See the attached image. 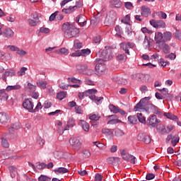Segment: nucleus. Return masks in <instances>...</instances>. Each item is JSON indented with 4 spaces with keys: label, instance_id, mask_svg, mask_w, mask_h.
I'll list each match as a JSON object with an SVG mask.
<instances>
[{
    "label": "nucleus",
    "instance_id": "ddd939ff",
    "mask_svg": "<svg viewBox=\"0 0 181 181\" xmlns=\"http://www.w3.org/2000/svg\"><path fill=\"white\" fill-rule=\"evenodd\" d=\"M141 16H144V18H148L151 13V8L146 6H143L141 7Z\"/></svg>",
    "mask_w": 181,
    "mask_h": 181
},
{
    "label": "nucleus",
    "instance_id": "423d86ee",
    "mask_svg": "<svg viewBox=\"0 0 181 181\" xmlns=\"http://www.w3.org/2000/svg\"><path fill=\"white\" fill-rule=\"evenodd\" d=\"M23 107L25 110H27L28 112H35V110H34L33 107H35V105L30 100V99H25L23 102Z\"/></svg>",
    "mask_w": 181,
    "mask_h": 181
},
{
    "label": "nucleus",
    "instance_id": "f8f14e48",
    "mask_svg": "<svg viewBox=\"0 0 181 181\" xmlns=\"http://www.w3.org/2000/svg\"><path fill=\"white\" fill-rule=\"evenodd\" d=\"M1 35H3L4 37H7L8 39H9L12 37L13 35H15V33H13V30H12V29L6 28L3 31Z\"/></svg>",
    "mask_w": 181,
    "mask_h": 181
},
{
    "label": "nucleus",
    "instance_id": "e2e57ef3",
    "mask_svg": "<svg viewBox=\"0 0 181 181\" xmlns=\"http://www.w3.org/2000/svg\"><path fill=\"white\" fill-rule=\"evenodd\" d=\"M81 51L82 52V56H83L84 57H86V56H88V54L91 53V51L88 49H82Z\"/></svg>",
    "mask_w": 181,
    "mask_h": 181
},
{
    "label": "nucleus",
    "instance_id": "5fc2aeb1",
    "mask_svg": "<svg viewBox=\"0 0 181 181\" xmlns=\"http://www.w3.org/2000/svg\"><path fill=\"white\" fill-rule=\"evenodd\" d=\"M9 170L11 177H15L16 175V168H15L14 167H10Z\"/></svg>",
    "mask_w": 181,
    "mask_h": 181
},
{
    "label": "nucleus",
    "instance_id": "4be33fe9",
    "mask_svg": "<svg viewBox=\"0 0 181 181\" xmlns=\"http://www.w3.org/2000/svg\"><path fill=\"white\" fill-rule=\"evenodd\" d=\"M136 118L141 124H146V118L145 117V116H144V115H142L141 112L137 113Z\"/></svg>",
    "mask_w": 181,
    "mask_h": 181
},
{
    "label": "nucleus",
    "instance_id": "6e6552de",
    "mask_svg": "<svg viewBox=\"0 0 181 181\" xmlns=\"http://www.w3.org/2000/svg\"><path fill=\"white\" fill-rule=\"evenodd\" d=\"M137 139L138 141L144 142V144H147L151 142L152 141L149 135L144 134H139V135L137 136Z\"/></svg>",
    "mask_w": 181,
    "mask_h": 181
},
{
    "label": "nucleus",
    "instance_id": "0e129e2a",
    "mask_svg": "<svg viewBox=\"0 0 181 181\" xmlns=\"http://www.w3.org/2000/svg\"><path fill=\"white\" fill-rule=\"evenodd\" d=\"M57 15H59V11H55L54 13H52V14L49 16V21H50V22H53V21H54V19H56V16H57Z\"/></svg>",
    "mask_w": 181,
    "mask_h": 181
},
{
    "label": "nucleus",
    "instance_id": "4d7b16f0",
    "mask_svg": "<svg viewBox=\"0 0 181 181\" xmlns=\"http://www.w3.org/2000/svg\"><path fill=\"white\" fill-rule=\"evenodd\" d=\"M168 64H169V62H165V59H160L159 65L161 67H166V66H168Z\"/></svg>",
    "mask_w": 181,
    "mask_h": 181
},
{
    "label": "nucleus",
    "instance_id": "58836bf2",
    "mask_svg": "<svg viewBox=\"0 0 181 181\" xmlns=\"http://www.w3.org/2000/svg\"><path fill=\"white\" fill-rule=\"evenodd\" d=\"M166 26V23L163 21H157V29H160V28H164Z\"/></svg>",
    "mask_w": 181,
    "mask_h": 181
},
{
    "label": "nucleus",
    "instance_id": "603ef678",
    "mask_svg": "<svg viewBox=\"0 0 181 181\" xmlns=\"http://www.w3.org/2000/svg\"><path fill=\"white\" fill-rule=\"evenodd\" d=\"M4 76L5 77H12L13 76H15V71L11 70V71H6L4 73Z\"/></svg>",
    "mask_w": 181,
    "mask_h": 181
},
{
    "label": "nucleus",
    "instance_id": "c85d7f7f",
    "mask_svg": "<svg viewBox=\"0 0 181 181\" xmlns=\"http://www.w3.org/2000/svg\"><path fill=\"white\" fill-rule=\"evenodd\" d=\"M120 47L122 49V50H124L125 53L127 54H129V49L128 48V44L127 42H122L120 43Z\"/></svg>",
    "mask_w": 181,
    "mask_h": 181
},
{
    "label": "nucleus",
    "instance_id": "cd10ccee",
    "mask_svg": "<svg viewBox=\"0 0 181 181\" xmlns=\"http://www.w3.org/2000/svg\"><path fill=\"white\" fill-rule=\"evenodd\" d=\"M101 117L98 114L92 113L89 115V119L91 121H98Z\"/></svg>",
    "mask_w": 181,
    "mask_h": 181
},
{
    "label": "nucleus",
    "instance_id": "49530a36",
    "mask_svg": "<svg viewBox=\"0 0 181 181\" xmlns=\"http://www.w3.org/2000/svg\"><path fill=\"white\" fill-rule=\"evenodd\" d=\"M131 21V17L129 15H127L124 19L122 20V23H124L125 25L129 24V22Z\"/></svg>",
    "mask_w": 181,
    "mask_h": 181
},
{
    "label": "nucleus",
    "instance_id": "a878e982",
    "mask_svg": "<svg viewBox=\"0 0 181 181\" xmlns=\"http://www.w3.org/2000/svg\"><path fill=\"white\" fill-rule=\"evenodd\" d=\"M94 70V74H97V76H103V74H105L107 73V70L105 69H95Z\"/></svg>",
    "mask_w": 181,
    "mask_h": 181
},
{
    "label": "nucleus",
    "instance_id": "39448f33",
    "mask_svg": "<svg viewBox=\"0 0 181 181\" xmlns=\"http://www.w3.org/2000/svg\"><path fill=\"white\" fill-rule=\"evenodd\" d=\"M122 158L124 160H127V162H130V163H133V165H135L136 163V158L127 152L125 151H122L121 152Z\"/></svg>",
    "mask_w": 181,
    "mask_h": 181
},
{
    "label": "nucleus",
    "instance_id": "2eb2a0df",
    "mask_svg": "<svg viewBox=\"0 0 181 181\" xmlns=\"http://www.w3.org/2000/svg\"><path fill=\"white\" fill-rule=\"evenodd\" d=\"M79 122L85 132H88V131H90V124L84 120H80Z\"/></svg>",
    "mask_w": 181,
    "mask_h": 181
},
{
    "label": "nucleus",
    "instance_id": "4468645a",
    "mask_svg": "<svg viewBox=\"0 0 181 181\" xmlns=\"http://www.w3.org/2000/svg\"><path fill=\"white\" fill-rule=\"evenodd\" d=\"M9 121V115L5 112H0V124H6Z\"/></svg>",
    "mask_w": 181,
    "mask_h": 181
},
{
    "label": "nucleus",
    "instance_id": "79ce46f5",
    "mask_svg": "<svg viewBox=\"0 0 181 181\" xmlns=\"http://www.w3.org/2000/svg\"><path fill=\"white\" fill-rule=\"evenodd\" d=\"M89 98H90V100H92L93 101H97L98 103H100V101L103 100L104 98L103 97L98 98L94 95H91L89 96Z\"/></svg>",
    "mask_w": 181,
    "mask_h": 181
},
{
    "label": "nucleus",
    "instance_id": "680f3d73",
    "mask_svg": "<svg viewBox=\"0 0 181 181\" xmlns=\"http://www.w3.org/2000/svg\"><path fill=\"white\" fill-rule=\"evenodd\" d=\"M26 70L27 69H21L18 72H17V75L18 76H25L26 74Z\"/></svg>",
    "mask_w": 181,
    "mask_h": 181
},
{
    "label": "nucleus",
    "instance_id": "de8ad7c7",
    "mask_svg": "<svg viewBox=\"0 0 181 181\" xmlns=\"http://www.w3.org/2000/svg\"><path fill=\"white\" fill-rule=\"evenodd\" d=\"M117 60L119 62H127V56L125 54H122L117 57Z\"/></svg>",
    "mask_w": 181,
    "mask_h": 181
},
{
    "label": "nucleus",
    "instance_id": "9d476101",
    "mask_svg": "<svg viewBox=\"0 0 181 181\" xmlns=\"http://www.w3.org/2000/svg\"><path fill=\"white\" fill-rule=\"evenodd\" d=\"M154 40H155L156 43L158 45L164 43L165 41H163V34L160 32L156 33Z\"/></svg>",
    "mask_w": 181,
    "mask_h": 181
},
{
    "label": "nucleus",
    "instance_id": "864d4df0",
    "mask_svg": "<svg viewBox=\"0 0 181 181\" xmlns=\"http://www.w3.org/2000/svg\"><path fill=\"white\" fill-rule=\"evenodd\" d=\"M4 76L5 77H12L13 76H15V71L11 70V71H6L4 73Z\"/></svg>",
    "mask_w": 181,
    "mask_h": 181
},
{
    "label": "nucleus",
    "instance_id": "69168bd1",
    "mask_svg": "<svg viewBox=\"0 0 181 181\" xmlns=\"http://www.w3.org/2000/svg\"><path fill=\"white\" fill-rule=\"evenodd\" d=\"M40 16L39 15V13H37V12H34L31 15V18H33V19H34L35 21H39Z\"/></svg>",
    "mask_w": 181,
    "mask_h": 181
},
{
    "label": "nucleus",
    "instance_id": "bf43d9fd",
    "mask_svg": "<svg viewBox=\"0 0 181 181\" xmlns=\"http://www.w3.org/2000/svg\"><path fill=\"white\" fill-rule=\"evenodd\" d=\"M118 122H121L119 119H110V120H109L107 122V124H110L112 125H114L115 124H118Z\"/></svg>",
    "mask_w": 181,
    "mask_h": 181
},
{
    "label": "nucleus",
    "instance_id": "f3484780",
    "mask_svg": "<svg viewBox=\"0 0 181 181\" xmlns=\"http://www.w3.org/2000/svg\"><path fill=\"white\" fill-rule=\"evenodd\" d=\"M173 129V125L168 124L167 127H165L163 126L161 129V132L162 134H169V132H171Z\"/></svg>",
    "mask_w": 181,
    "mask_h": 181
},
{
    "label": "nucleus",
    "instance_id": "ea45409f",
    "mask_svg": "<svg viewBox=\"0 0 181 181\" xmlns=\"http://www.w3.org/2000/svg\"><path fill=\"white\" fill-rule=\"evenodd\" d=\"M1 139L2 146H4V148H8L9 146V142H8V140L4 137H1Z\"/></svg>",
    "mask_w": 181,
    "mask_h": 181
},
{
    "label": "nucleus",
    "instance_id": "aec40b11",
    "mask_svg": "<svg viewBox=\"0 0 181 181\" xmlns=\"http://www.w3.org/2000/svg\"><path fill=\"white\" fill-rule=\"evenodd\" d=\"M21 88H22V86H21V85L8 86L6 88V91L21 90Z\"/></svg>",
    "mask_w": 181,
    "mask_h": 181
},
{
    "label": "nucleus",
    "instance_id": "dca6fc26",
    "mask_svg": "<svg viewBox=\"0 0 181 181\" xmlns=\"http://www.w3.org/2000/svg\"><path fill=\"white\" fill-rule=\"evenodd\" d=\"M165 43L166 42H163V44H160L158 46L163 49L164 53L168 54L170 52V47L168 44Z\"/></svg>",
    "mask_w": 181,
    "mask_h": 181
},
{
    "label": "nucleus",
    "instance_id": "a19ab883",
    "mask_svg": "<svg viewBox=\"0 0 181 181\" xmlns=\"http://www.w3.org/2000/svg\"><path fill=\"white\" fill-rule=\"evenodd\" d=\"M93 144L95 145V146H97V148H99V149H105V145L103 143L94 141Z\"/></svg>",
    "mask_w": 181,
    "mask_h": 181
},
{
    "label": "nucleus",
    "instance_id": "6ab92c4d",
    "mask_svg": "<svg viewBox=\"0 0 181 181\" xmlns=\"http://www.w3.org/2000/svg\"><path fill=\"white\" fill-rule=\"evenodd\" d=\"M163 42H168V40H170V39H172V33L169 31L165 32L163 34Z\"/></svg>",
    "mask_w": 181,
    "mask_h": 181
},
{
    "label": "nucleus",
    "instance_id": "2f4dec72",
    "mask_svg": "<svg viewBox=\"0 0 181 181\" xmlns=\"http://www.w3.org/2000/svg\"><path fill=\"white\" fill-rule=\"evenodd\" d=\"M109 108L111 112H113L114 114H118V112L119 111V108H118L114 105H110Z\"/></svg>",
    "mask_w": 181,
    "mask_h": 181
},
{
    "label": "nucleus",
    "instance_id": "0eeeda50",
    "mask_svg": "<svg viewBox=\"0 0 181 181\" xmlns=\"http://www.w3.org/2000/svg\"><path fill=\"white\" fill-rule=\"evenodd\" d=\"M147 123L148 127H155L159 124V120H158L156 115H153L147 119Z\"/></svg>",
    "mask_w": 181,
    "mask_h": 181
},
{
    "label": "nucleus",
    "instance_id": "72a5a7b5",
    "mask_svg": "<svg viewBox=\"0 0 181 181\" xmlns=\"http://www.w3.org/2000/svg\"><path fill=\"white\" fill-rule=\"evenodd\" d=\"M178 142H179V136H177V135L174 136L171 141V144H172L173 146H176V145H177Z\"/></svg>",
    "mask_w": 181,
    "mask_h": 181
},
{
    "label": "nucleus",
    "instance_id": "f257e3e1",
    "mask_svg": "<svg viewBox=\"0 0 181 181\" xmlns=\"http://www.w3.org/2000/svg\"><path fill=\"white\" fill-rule=\"evenodd\" d=\"M100 57L95 61V69L104 68L105 66V62L111 60L112 59V51L110 49V47H105V49L100 54Z\"/></svg>",
    "mask_w": 181,
    "mask_h": 181
},
{
    "label": "nucleus",
    "instance_id": "3c124183",
    "mask_svg": "<svg viewBox=\"0 0 181 181\" xmlns=\"http://www.w3.org/2000/svg\"><path fill=\"white\" fill-rule=\"evenodd\" d=\"M36 167L40 170H43V169H45V168H46V163H37Z\"/></svg>",
    "mask_w": 181,
    "mask_h": 181
},
{
    "label": "nucleus",
    "instance_id": "7ed1b4c3",
    "mask_svg": "<svg viewBox=\"0 0 181 181\" xmlns=\"http://www.w3.org/2000/svg\"><path fill=\"white\" fill-rule=\"evenodd\" d=\"M131 78L133 80H138L139 81H142V83H148L149 79L151 78V76L149 74H133L131 75Z\"/></svg>",
    "mask_w": 181,
    "mask_h": 181
},
{
    "label": "nucleus",
    "instance_id": "393cba45",
    "mask_svg": "<svg viewBox=\"0 0 181 181\" xmlns=\"http://www.w3.org/2000/svg\"><path fill=\"white\" fill-rule=\"evenodd\" d=\"M8 98V94H6V92L4 90H0V100L3 101H7Z\"/></svg>",
    "mask_w": 181,
    "mask_h": 181
},
{
    "label": "nucleus",
    "instance_id": "09e8293b",
    "mask_svg": "<svg viewBox=\"0 0 181 181\" xmlns=\"http://www.w3.org/2000/svg\"><path fill=\"white\" fill-rule=\"evenodd\" d=\"M69 81L73 83L74 84H81V81L76 79V78H69Z\"/></svg>",
    "mask_w": 181,
    "mask_h": 181
},
{
    "label": "nucleus",
    "instance_id": "338daca9",
    "mask_svg": "<svg viewBox=\"0 0 181 181\" xmlns=\"http://www.w3.org/2000/svg\"><path fill=\"white\" fill-rule=\"evenodd\" d=\"M95 181H103V176L100 173H96L95 175Z\"/></svg>",
    "mask_w": 181,
    "mask_h": 181
},
{
    "label": "nucleus",
    "instance_id": "9b49d317",
    "mask_svg": "<svg viewBox=\"0 0 181 181\" xmlns=\"http://www.w3.org/2000/svg\"><path fill=\"white\" fill-rule=\"evenodd\" d=\"M76 22L79 23L81 26H85V25L87 23V20L86 19V16L79 15L78 17H76Z\"/></svg>",
    "mask_w": 181,
    "mask_h": 181
},
{
    "label": "nucleus",
    "instance_id": "e433bc0d",
    "mask_svg": "<svg viewBox=\"0 0 181 181\" xmlns=\"http://www.w3.org/2000/svg\"><path fill=\"white\" fill-rule=\"evenodd\" d=\"M74 47L75 49H81V47H83V44H81L78 40H76L74 42Z\"/></svg>",
    "mask_w": 181,
    "mask_h": 181
},
{
    "label": "nucleus",
    "instance_id": "c9c22d12",
    "mask_svg": "<svg viewBox=\"0 0 181 181\" xmlns=\"http://www.w3.org/2000/svg\"><path fill=\"white\" fill-rule=\"evenodd\" d=\"M27 88H28L30 93H33V91H36V86H35L29 82L28 83Z\"/></svg>",
    "mask_w": 181,
    "mask_h": 181
},
{
    "label": "nucleus",
    "instance_id": "a211bd4d",
    "mask_svg": "<svg viewBox=\"0 0 181 181\" xmlns=\"http://www.w3.org/2000/svg\"><path fill=\"white\" fill-rule=\"evenodd\" d=\"M77 9V6H70L68 8H64L62 9V12L64 13H73V12H74V11H76Z\"/></svg>",
    "mask_w": 181,
    "mask_h": 181
},
{
    "label": "nucleus",
    "instance_id": "13d9d810",
    "mask_svg": "<svg viewBox=\"0 0 181 181\" xmlns=\"http://www.w3.org/2000/svg\"><path fill=\"white\" fill-rule=\"evenodd\" d=\"M40 33H50V29L47 28H45V27H41L40 28Z\"/></svg>",
    "mask_w": 181,
    "mask_h": 181
},
{
    "label": "nucleus",
    "instance_id": "6e6d98bb",
    "mask_svg": "<svg viewBox=\"0 0 181 181\" xmlns=\"http://www.w3.org/2000/svg\"><path fill=\"white\" fill-rule=\"evenodd\" d=\"M59 53H61V54H64V56H67V54H69V49L66 47L61 48L59 49Z\"/></svg>",
    "mask_w": 181,
    "mask_h": 181
},
{
    "label": "nucleus",
    "instance_id": "c03bdc74",
    "mask_svg": "<svg viewBox=\"0 0 181 181\" xmlns=\"http://www.w3.org/2000/svg\"><path fill=\"white\" fill-rule=\"evenodd\" d=\"M28 23L30 26H36L39 23V21L30 18L28 19Z\"/></svg>",
    "mask_w": 181,
    "mask_h": 181
},
{
    "label": "nucleus",
    "instance_id": "bb28decb",
    "mask_svg": "<svg viewBox=\"0 0 181 181\" xmlns=\"http://www.w3.org/2000/svg\"><path fill=\"white\" fill-rule=\"evenodd\" d=\"M110 4L114 8H119L122 5V3L119 0H112Z\"/></svg>",
    "mask_w": 181,
    "mask_h": 181
},
{
    "label": "nucleus",
    "instance_id": "052dcab7",
    "mask_svg": "<svg viewBox=\"0 0 181 181\" xmlns=\"http://www.w3.org/2000/svg\"><path fill=\"white\" fill-rule=\"evenodd\" d=\"M102 132L105 134V135H112V131L110 129H103Z\"/></svg>",
    "mask_w": 181,
    "mask_h": 181
},
{
    "label": "nucleus",
    "instance_id": "774afa93",
    "mask_svg": "<svg viewBox=\"0 0 181 181\" xmlns=\"http://www.w3.org/2000/svg\"><path fill=\"white\" fill-rule=\"evenodd\" d=\"M175 37L181 40V30L175 29Z\"/></svg>",
    "mask_w": 181,
    "mask_h": 181
},
{
    "label": "nucleus",
    "instance_id": "8fccbe9b",
    "mask_svg": "<svg viewBox=\"0 0 181 181\" xmlns=\"http://www.w3.org/2000/svg\"><path fill=\"white\" fill-rule=\"evenodd\" d=\"M115 134L116 136H122L124 135L125 133H124V132L119 129H116L115 131Z\"/></svg>",
    "mask_w": 181,
    "mask_h": 181
},
{
    "label": "nucleus",
    "instance_id": "7c9ffc66",
    "mask_svg": "<svg viewBox=\"0 0 181 181\" xmlns=\"http://www.w3.org/2000/svg\"><path fill=\"white\" fill-rule=\"evenodd\" d=\"M128 122L129 124H136V122H138V118L136 116H129Z\"/></svg>",
    "mask_w": 181,
    "mask_h": 181
},
{
    "label": "nucleus",
    "instance_id": "f03ea898",
    "mask_svg": "<svg viewBox=\"0 0 181 181\" xmlns=\"http://www.w3.org/2000/svg\"><path fill=\"white\" fill-rule=\"evenodd\" d=\"M62 29L64 37L68 39H71V37H78V35H80V30L69 22L64 23L62 25Z\"/></svg>",
    "mask_w": 181,
    "mask_h": 181
},
{
    "label": "nucleus",
    "instance_id": "412c9836",
    "mask_svg": "<svg viewBox=\"0 0 181 181\" xmlns=\"http://www.w3.org/2000/svg\"><path fill=\"white\" fill-rule=\"evenodd\" d=\"M146 108H148V111L150 112H158V107L155 106V105L148 104Z\"/></svg>",
    "mask_w": 181,
    "mask_h": 181
},
{
    "label": "nucleus",
    "instance_id": "473e14b6",
    "mask_svg": "<svg viewBox=\"0 0 181 181\" xmlns=\"http://www.w3.org/2000/svg\"><path fill=\"white\" fill-rule=\"evenodd\" d=\"M57 98L58 100H60V101H62V100H64V98H66V92L64 91L59 92L57 94Z\"/></svg>",
    "mask_w": 181,
    "mask_h": 181
},
{
    "label": "nucleus",
    "instance_id": "4c0bfd02",
    "mask_svg": "<svg viewBox=\"0 0 181 181\" xmlns=\"http://www.w3.org/2000/svg\"><path fill=\"white\" fill-rule=\"evenodd\" d=\"M82 156L83 158H90V156H91V153H90L89 150L84 149L82 151Z\"/></svg>",
    "mask_w": 181,
    "mask_h": 181
},
{
    "label": "nucleus",
    "instance_id": "b1692460",
    "mask_svg": "<svg viewBox=\"0 0 181 181\" xmlns=\"http://www.w3.org/2000/svg\"><path fill=\"white\" fill-rule=\"evenodd\" d=\"M54 172L55 173L59 174V173H67L69 172V170L66 168H64V167H60V168H56Z\"/></svg>",
    "mask_w": 181,
    "mask_h": 181
},
{
    "label": "nucleus",
    "instance_id": "5701e85b",
    "mask_svg": "<svg viewBox=\"0 0 181 181\" xmlns=\"http://www.w3.org/2000/svg\"><path fill=\"white\" fill-rule=\"evenodd\" d=\"M164 117H166L168 119H173V121H177V117L170 112H165Z\"/></svg>",
    "mask_w": 181,
    "mask_h": 181
},
{
    "label": "nucleus",
    "instance_id": "20e7f679",
    "mask_svg": "<svg viewBox=\"0 0 181 181\" xmlns=\"http://www.w3.org/2000/svg\"><path fill=\"white\" fill-rule=\"evenodd\" d=\"M69 143L75 152H78L81 149V142L77 137H72L69 139Z\"/></svg>",
    "mask_w": 181,
    "mask_h": 181
},
{
    "label": "nucleus",
    "instance_id": "a18cd8bd",
    "mask_svg": "<svg viewBox=\"0 0 181 181\" xmlns=\"http://www.w3.org/2000/svg\"><path fill=\"white\" fill-rule=\"evenodd\" d=\"M143 46L144 49H149V46H150L149 40L146 38V36H145V38L143 42Z\"/></svg>",
    "mask_w": 181,
    "mask_h": 181
},
{
    "label": "nucleus",
    "instance_id": "c756f323",
    "mask_svg": "<svg viewBox=\"0 0 181 181\" xmlns=\"http://www.w3.org/2000/svg\"><path fill=\"white\" fill-rule=\"evenodd\" d=\"M37 86L40 88H43L45 90L46 88V86H47V82L43 81H37Z\"/></svg>",
    "mask_w": 181,
    "mask_h": 181
},
{
    "label": "nucleus",
    "instance_id": "f704fd0d",
    "mask_svg": "<svg viewBox=\"0 0 181 181\" xmlns=\"http://www.w3.org/2000/svg\"><path fill=\"white\" fill-rule=\"evenodd\" d=\"M156 15H157L160 19H166V18H168V15H166L163 11L156 12Z\"/></svg>",
    "mask_w": 181,
    "mask_h": 181
},
{
    "label": "nucleus",
    "instance_id": "1a4fd4ad",
    "mask_svg": "<svg viewBox=\"0 0 181 181\" xmlns=\"http://www.w3.org/2000/svg\"><path fill=\"white\" fill-rule=\"evenodd\" d=\"M76 73L79 74H84L85 76H93L94 74V69H78Z\"/></svg>",
    "mask_w": 181,
    "mask_h": 181
},
{
    "label": "nucleus",
    "instance_id": "37998d69",
    "mask_svg": "<svg viewBox=\"0 0 181 181\" xmlns=\"http://www.w3.org/2000/svg\"><path fill=\"white\" fill-rule=\"evenodd\" d=\"M142 107H144V105L141 102H139L135 105L134 111H141V110H142Z\"/></svg>",
    "mask_w": 181,
    "mask_h": 181
}]
</instances>
